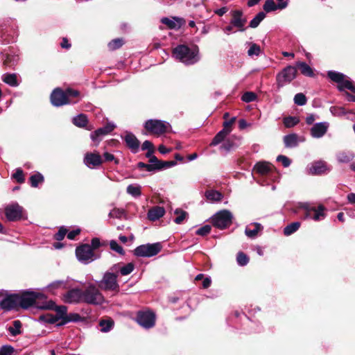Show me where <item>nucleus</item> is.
I'll return each mask as SVG.
<instances>
[{"label": "nucleus", "instance_id": "obj_1", "mask_svg": "<svg viewBox=\"0 0 355 355\" xmlns=\"http://www.w3.org/2000/svg\"><path fill=\"white\" fill-rule=\"evenodd\" d=\"M173 55L187 65L194 64L200 60L199 49L196 45L191 47L184 44L178 45L173 49Z\"/></svg>", "mask_w": 355, "mask_h": 355}, {"label": "nucleus", "instance_id": "obj_2", "mask_svg": "<svg viewBox=\"0 0 355 355\" xmlns=\"http://www.w3.org/2000/svg\"><path fill=\"white\" fill-rule=\"evenodd\" d=\"M79 95L77 90L67 89L62 90L60 88L55 89L51 95V102L53 105L59 107L71 103L70 98L76 97Z\"/></svg>", "mask_w": 355, "mask_h": 355}, {"label": "nucleus", "instance_id": "obj_3", "mask_svg": "<svg viewBox=\"0 0 355 355\" xmlns=\"http://www.w3.org/2000/svg\"><path fill=\"white\" fill-rule=\"evenodd\" d=\"M98 286L105 291L117 293L119 291L117 275L110 269L104 273L102 279L98 282Z\"/></svg>", "mask_w": 355, "mask_h": 355}, {"label": "nucleus", "instance_id": "obj_4", "mask_svg": "<svg viewBox=\"0 0 355 355\" xmlns=\"http://www.w3.org/2000/svg\"><path fill=\"white\" fill-rule=\"evenodd\" d=\"M145 129L150 133L156 136H160L171 130L169 123L157 119H149L144 123Z\"/></svg>", "mask_w": 355, "mask_h": 355}, {"label": "nucleus", "instance_id": "obj_5", "mask_svg": "<svg viewBox=\"0 0 355 355\" xmlns=\"http://www.w3.org/2000/svg\"><path fill=\"white\" fill-rule=\"evenodd\" d=\"M232 219V214L229 210L224 209L218 211L213 216L211 223L214 227L223 230L231 225Z\"/></svg>", "mask_w": 355, "mask_h": 355}, {"label": "nucleus", "instance_id": "obj_6", "mask_svg": "<svg viewBox=\"0 0 355 355\" xmlns=\"http://www.w3.org/2000/svg\"><path fill=\"white\" fill-rule=\"evenodd\" d=\"M104 301L103 295L94 285H89L83 291V302L90 304H102Z\"/></svg>", "mask_w": 355, "mask_h": 355}, {"label": "nucleus", "instance_id": "obj_7", "mask_svg": "<svg viewBox=\"0 0 355 355\" xmlns=\"http://www.w3.org/2000/svg\"><path fill=\"white\" fill-rule=\"evenodd\" d=\"M327 75L332 81L338 83V87L340 90L347 89L355 93V87L353 85L352 81H350L343 73L334 71H329Z\"/></svg>", "mask_w": 355, "mask_h": 355}, {"label": "nucleus", "instance_id": "obj_8", "mask_svg": "<svg viewBox=\"0 0 355 355\" xmlns=\"http://www.w3.org/2000/svg\"><path fill=\"white\" fill-rule=\"evenodd\" d=\"M159 243L141 245L135 249V254L137 257H150L157 254L161 250Z\"/></svg>", "mask_w": 355, "mask_h": 355}, {"label": "nucleus", "instance_id": "obj_9", "mask_svg": "<svg viewBox=\"0 0 355 355\" xmlns=\"http://www.w3.org/2000/svg\"><path fill=\"white\" fill-rule=\"evenodd\" d=\"M297 69L295 67L288 66L277 76V83L279 87H283L295 78Z\"/></svg>", "mask_w": 355, "mask_h": 355}, {"label": "nucleus", "instance_id": "obj_10", "mask_svg": "<svg viewBox=\"0 0 355 355\" xmlns=\"http://www.w3.org/2000/svg\"><path fill=\"white\" fill-rule=\"evenodd\" d=\"M76 254L78 261L84 263H88L96 259L91 246L87 244L78 247L76 250Z\"/></svg>", "mask_w": 355, "mask_h": 355}, {"label": "nucleus", "instance_id": "obj_11", "mask_svg": "<svg viewBox=\"0 0 355 355\" xmlns=\"http://www.w3.org/2000/svg\"><path fill=\"white\" fill-rule=\"evenodd\" d=\"M137 322L145 329H150L155 324V315L150 311H139Z\"/></svg>", "mask_w": 355, "mask_h": 355}, {"label": "nucleus", "instance_id": "obj_12", "mask_svg": "<svg viewBox=\"0 0 355 355\" xmlns=\"http://www.w3.org/2000/svg\"><path fill=\"white\" fill-rule=\"evenodd\" d=\"M4 298L0 302V307L4 311H8L15 309L19 306V295L3 292Z\"/></svg>", "mask_w": 355, "mask_h": 355}, {"label": "nucleus", "instance_id": "obj_13", "mask_svg": "<svg viewBox=\"0 0 355 355\" xmlns=\"http://www.w3.org/2000/svg\"><path fill=\"white\" fill-rule=\"evenodd\" d=\"M303 207L306 210L304 216L305 219H313L315 221H319L325 218L324 207L322 205L316 208L314 207H309L307 205H305Z\"/></svg>", "mask_w": 355, "mask_h": 355}, {"label": "nucleus", "instance_id": "obj_14", "mask_svg": "<svg viewBox=\"0 0 355 355\" xmlns=\"http://www.w3.org/2000/svg\"><path fill=\"white\" fill-rule=\"evenodd\" d=\"M38 297L39 293L33 291H26L21 295H19V306L28 309L35 304Z\"/></svg>", "mask_w": 355, "mask_h": 355}, {"label": "nucleus", "instance_id": "obj_15", "mask_svg": "<svg viewBox=\"0 0 355 355\" xmlns=\"http://www.w3.org/2000/svg\"><path fill=\"white\" fill-rule=\"evenodd\" d=\"M23 208L18 204H11L5 208V214L8 220L14 221L21 218Z\"/></svg>", "mask_w": 355, "mask_h": 355}, {"label": "nucleus", "instance_id": "obj_16", "mask_svg": "<svg viewBox=\"0 0 355 355\" xmlns=\"http://www.w3.org/2000/svg\"><path fill=\"white\" fill-rule=\"evenodd\" d=\"M103 162L101 155L98 153H88L84 157L85 164L89 168L99 166Z\"/></svg>", "mask_w": 355, "mask_h": 355}, {"label": "nucleus", "instance_id": "obj_17", "mask_svg": "<svg viewBox=\"0 0 355 355\" xmlns=\"http://www.w3.org/2000/svg\"><path fill=\"white\" fill-rule=\"evenodd\" d=\"M115 128V125L112 123H108L105 126L98 128L91 134V139L93 141H96L97 144L101 141V137L106 135L111 132Z\"/></svg>", "mask_w": 355, "mask_h": 355}, {"label": "nucleus", "instance_id": "obj_18", "mask_svg": "<svg viewBox=\"0 0 355 355\" xmlns=\"http://www.w3.org/2000/svg\"><path fill=\"white\" fill-rule=\"evenodd\" d=\"M232 19L230 24L238 28L240 31H243L244 26L246 23V19L243 17V12L241 10H234L232 12Z\"/></svg>", "mask_w": 355, "mask_h": 355}, {"label": "nucleus", "instance_id": "obj_19", "mask_svg": "<svg viewBox=\"0 0 355 355\" xmlns=\"http://www.w3.org/2000/svg\"><path fill=\"white\" fill-rule=\"evenodd\" d=\"M64 300L67 303L83 302V291L80 289H72L64 295Z\"/></svg>", "mask_w": 355, "mask_h": 355}, {"label": "nucleus", "instance_id": "obj_20", "mask_svg": "<svg viewBox=\"0 0 355 355\" xmlns=\"http://www.w3.org/2000/svg\"><path fill=\"white\" fill-rule=\"evenodd\" d=\"M308 173L311 175H321L329 171L327 164L323 161L312 163L308 168Z\"/></svg>", "mask_w": 355, "mask_h": 355}, {"label": "nucleus", "instance_id": "obj_21", "mask_svg": "<svg viewBox=\"0 0 355 355\" xmlns=\"http://www.w3.org/2000/svg\"><path fill=\"white\" fill-rule=\"evenodd\" d=\"M161 22L166 25L170 29L178 30L184 25L185 21L183 18L173 17L171 18L163 17L161 19Z\"/></svg>", "mask_w": 355, "mask_h": 355}, {"label": "nucleus", "instance_id": "obj_22", "mask_svg": "<svg viewBox=\"0 0 355 355\" xmlns=\"http://www.w3.org/2000/svg\"><path fill=\"white\" fill-rule=\"evenodd\" d=\"M329 128V123H317L311 128V135L313 138H320L325 135Z\"/></svg>", "mask_w": 355, "mask_h": 355}, {"label": "nucleus", "instance_id": "obj_23", "mask_svg": "<svg viewBox=\"0 0 355 355\" xmlns=\"http://www.w3.org/2000/svg\"><path fill=\"white\" fill-rule=\"evenodd\" d=\"M135 268V266L132 263H128L124 266L121 263H116L113 265L110 268V270L114 272L116 275L120 272L121 275L125 276L130 274Z\"/></svg>", "mask_w": 355, "mask_h": 355}, {"label": "nucleus", "instance_id": "obj_24", "mask_svg": "<svg viewBox=\"0 0 355 355\" xmlns=\"http://www.w3.org/2000/svg\"><path fill=\"white\" fill-rule=\"evenodd\" d=\"M124 140L128 148L133 153H137L139 148V141L131 132H126L124 137Z\"/></svg>", "mask_w": 355, "mask_h": 355}, {"label": "nucleus", "instance_id": "obj_25", "mask_svg": "<svg viewBox=\"0 0 355 355\" xmlns=\"http://www.w3.org/2000/svg\"><path fill=\"white\" fill-rule=\"evenodd\" d=\"M165 214V209L160 206H155L149 209L148 212V218L150 220L155 221L162 218Z\"/></svg>", "mask_w": 355, "mask_h": 355}, {"label": "nucleus", "instance_id": "obj_26", "mask_svg": "<svg viewBox=\"0 0 355 355\" xmlns=\"http://www.w3.org/2000/svg\"><path fill=\"white\" fill-rule=\"evenodd\" d=\"M240 140L241 139L239 137L232 136L223 144L220 148L226 151H230L233 148L240 145Z\"/></svg>", "mask_w": 355, "mask_h": 355}, {"label": "nucleus", "instance_id": "obj_27", "mask_svg": "<svg viewBox=\"0 0 355 355\" xmlns=\"http://www.w3.org/2000/svg\"><path fill=\"white\" fill-rule=\"evenodd\" d=\"M263 229L260 223H253L245 228V233L249 238H254L258 233Z\"/></svg>", "mask_w": 355, "mask_h": 355}, {"label": "nucleus", "instance_id": "obj_28", "mask_svg": "<svg viewBox=\"0 0 355 355\" xmlns=\"http://www.w3.org/2000/svg\"><path fill=\"white\" fill-rule=\"evenodd\" d=\"M272 166L266 162H260L255 164L254 170L261 175L267 174L270 171Z\"/></svg>", "mask_w": 355, "mask_h": 355}, {"label": "nucleus", "instance_id": "obj_29", "mask_svg": "<svg viewBox=\"0 0 355 355\" xmlns=\"http://www.w3.org/2000/svg\"><path fill=\"white\" fill-rule=\"evenodd\" d=\"M205 197L211 202H219L222 200L221 193L215 190H209L205 192Z\"/></svg>", "mask_w": 355, "mask_h": 355}, {"label": "nucleus", "instance_id": "obj_30", "mask_svg": "<svg viewBox=\"0 0 355 355\" xmlns=\"http://www.w3.org/2000/svg\"><path fill=\"white\" fill-rule=\"evenodd\" d=\"M284 142L286 148H293L297 146L298 139L295 134H290L284 136Z\"/></svg>", "mask_w": 355, "mask_h": 355}, {"label": "nucleus", "instance_id": "obj_31", "mask_svg": "<svg viewBox=\"0 0 355 355\" xmlns=\"http://www.w3.org/2000/svg\"><path fill=\"white\" fill-rule=\"evenodd\" d=\"M231 132L230 129L227 128H223L221 130L218 134L214 137L213 139L211 145V146H216L218 144H220L222 141L224 140V139L226 137V136Z\"/></svg>", "mask_w": 355, "mask_h": 355}, {"label": "nucleus", "instance_id": "obj_32", "mask_svg": "<svg viewBox=\"0 0 355 355\" xmlns=\"http://www.w3.org/2000/svg\"><path fill=\"white\" fill-rule=\"evenodd\" d=\"M297 66L300 68V71L303 75L309 77H313L314 76L312 68L306 63L300 62L297 63Z\"/></svg>", "mask_w": 355, "mask_h": 355}, {"label": "nucleus", "instance_id": "obj_33", "mask_svg": "<svg viewBox=\"0 0 355 355\" xmlns=\"http://www.w3.org/2000/svg\"><path fill=\"white\" fill-rule=\"evenodd\" d=\"M354 157L352 152H340L337 154V159L340 163H348Z\"/></svg>", "mask_w": 355, "mask_h": 355}, {"label": "nucleus", "instance_id": "obj_34", "mask_svg": "<svg viewBox=\"0 0 355 355\" xmlns=\"http://www.w3.org/2000/svg\"><path fill=\"white\" fill-rule=\"evenodd\" d=\"M141 187L139 184H132L128 186L126 191L129 195L137 198L141 194Z\"/></svg>", "mask_w": 355, "mask_h": 355}, {"label": "nucleus", "instance_id": "obj_35", "mask_svg": "<svg viewBox=\"0 0 355 355\" xmlns=\"http://www.w3.org/2000/svg\"><path fill=\"white\" fill-rule=\"evenodd\" d=\"M73 123L78 127H85L87 123V118L85 114H80L73 118Z\"/></svg>", "mask_w": 355, "mask_h": 355}, {"label": "nucleus", "instance_id": "obj_36", "mask_svg": "<svg viewBox=\"0 0 355 355\" xmlns=\"http://www.w3.org/2000/svg\"><path fill=\"white\" fill-rule=\"evenodd\" d=\"M3 80L8 85L12 87L18 85L17 76L14 73H6L3 76Z\"/></svg>", "mask_w": 355, "mask_h": 355}, {"label": "nucleus", "instance_id": "obj_37", "mask_svg": "<svg viewBox=\"0 0 355 355\" xmlns=\"http://www.w3.org/2000/svg\"><path fill=\"white\" fill-rule=\"evenodd\" d=\"M99 326L101 327V331L108 332L112 329L114 326V322L112 319L102 320L99 322Z\"/></svg>", "mask_w": 355, "mask_h": 355}, {"label": "nucleus", "instance_id": "obj_38", "mask_svg": "<svg viewBox=\"0 0 355 355\" xmlns=\"http://www.w3.org/2000/svg\"><path fill=\"white\" fill-rule=\"evenodd\" d=\"M300 226V223L299 222H294L288 225H287L284 230V233L286 236H289L296 232Z\"/></svg>", "mask_w": 355, "mask_h": 355}, {"label": "nucleus", "instance_id": "obj_39", "mask_svg": "<svg viewBox=\"0 0 355 355\" xmlns=\"http://www.w3.org/2000/svg\"><path fill=\"white\" fill-rule=\"evenodd\" d=\"M266 17V14L263 12H259L250 22L251 28L257 27L261 21Z\"/></svg>", "mask_w": 355, "mask_h": 355}, {"label": "nucleus", "instance_id": "obj_40", "mask_svg": "<svg viewBox=\"0 0 355 355\" xmlns=\"http://www.w3.org/2000/svg\"><path fill=\"white\" fill-rule=\"evenodd\" d=\"M249 49L248 50V55L250 57L256 55L258 56L261 53L260 46L255 43H249Z\"/></svg>", "mask_w": 355, "mask_h": 355}, {"label": "nucleus", "instance_id": "obj_41", "mask_svg": "<svg viewBox=\"0 0 355 355\" xmlns=\"http://www.w3.org/2000/svg\"><path fill=\"white\" fill-rule=\"evenodd\" d=\"M21 322L19 320H15L12 326L8 328V331L12 336H16L21 333Z\"/></svg>", "mask_w": 355, "mask_h": 355}, {"label": "nucleus", "instance_id": "obj_42", "mask_svg": "<svg viewBox=\"0 0 355 355\" xmlns=\"http://www.w3.org/2000/svg\"><path fill=\"white\" fill-rule=\"evenodd\" d=\"M263 9L266 12H270L279 9V4H276L273 0H266L263 5Z\"/></svg>", "mask_w": 355, "mask_h": 355}, {"label": "nucleus", "instance_id": "obj_43", "mask_svg": "<svg viewBox=\"0 0 355 355\" xmlns=\"http://www.w3.org/2000/svg\"><path fill=\"white\" fill-rule=\"evenodd\" d=\"M43 180H44V177L40 173H37V174L33 175L30 178L31 186L33 187H37V185L40 183L42 182Z\"/></svg>", "mask_w": 355, "mask_h": 355}, {"label": "nucleus", "instance_id": "obj_44", "mask_svg": "<svg viewBox=\"0 0 355 355\" xmlns=\"http://www.w3.org/2000/svg\"><path fill=\"white\" fill-rule=\"evenodd\" d=\"M123 44V40L120 38H116L109 42L108 48L110 50L114 51L120 48Z\"/></svg>", "mask_w": 355, "mask_h": 355}, {"label": "nucleus", "instance_id": "obj_45", "mask_svg": "<svg viewBox=\"0 0 355 355\" xmlns=\"http://www.w3.org/2000/svg\"><path fill=\"white\" fill-rule=\"evenodd\" d=\"M306 98L302 93H298L294 96V103L297 105H304L306 103Z\"/></svg>", "mask_w": 355, "mask_h": 355}, {"label": "nucleus", "instance_id": "obj_46", "mask_svg": "<svg viewBox=\"0 0 355 355\" xmlns=\"http://www.w3.org/2000/svg\"><path fill=\"white\" fill-rule=\"evenodd\" d=\"M125 216V211L122 209L114 208L109 213L110 218H122Z\"/></svg>", "mask_w": 355, "mask_h": 355}, {"label": "nucleus", "instance_id": "obj_47", "mask_svg": "<svg viewBox=\"0 0 355 355\" xmlns=\"http://www.w3.org/2000/svg\"><path fill=\"white\" fill-rule=\"evenodd\" d=\"M175 214L177 215V217L174 219V222L177 224L182 223L187 215L186 211L179 209H176Z\"/></svg>", "mask_w": 355, "mask_h": 355}, {"label": "nucleus", "instance_id": "obj_48", "mask_svg": "<svg viewBox=\"0 0 355 355\" xmlns=\"http://www.w3.org/2000/svg\"><path fill=\"white\" fill-rule=\"evenodd\" d=\"M237 263L241 266L247 265L249 261V259L246 254L243 252H239L236 257Z\"/></svg>", "mask_w": 355, "mask_h": 355}, {"label": "nucleus", "instance_id": "obj_49", "mask_svg": "<svg viewBox=\"0 0 355 355\" xmlns=\"http://www.w3.org/2000/svg\"><path fill=\"white\" fill-rule=\"evenodd\" d=\"M299 120L297 117L289 116L284 119V124L286 128H291L297 124Z\"/></svg>", "mask_w": 355, "mask_h": 355}, {"label": "nucleus", "instance_id": "obj_50", "mask_svg": "<svg viewBox=\"0 0 355 355\" xmlns=\"http://www.w3.org/2000/svg\"><path fill=\"white\" fill-rule=\"evenodd\" d=\"M150 164L152 166V170L153 169H162V161L158 160V159L155 156H152L150 159H149Z\"/></svg>", "mask_w": 355, "mask_h": 355}, {"label": "nucleus", "instance_id": "obj_51", "mask_svg": "<svg viewBox=\"0 0 355 355\" xmlns=\"http://www.w3.org/2000/svg\"><path fill=\"white\" fill-rule=\"evenodd\" d=\"M257 98V95L252 92H247L242 96V100L244 102L250 103L254 101Z\"/></svg>", "mask_w": 355, "mask_h": 355}, {"label": "nucleus", "instance_id": "obj_52", "mask_svg": "<svg viewBox=\"0 0 355 355\" xmlns=\"http://www.w3.org/2000/svg\"><path fill=\"white\" fill-rule=\"evenodd\" d=\"M211 229V227L209 225H206L197 230L196 234L200 236H205L210 232Z\"/></svg>", "mask_w": 355, "mask_h": 355}, {"label": "nucleus", "instance_id": "obj_53", "mask_svg": "<svg viewBox=\"0 0 355 355\" xmlns=\"http://www.w3.org/2000/svg\"><path fill=\"white\" fill-rule=\"evenodd\" d=\"M68 232V230L64 227H61L58 232L55 235V239L58 241H62L67 233Z\"/></svg>", "mask_w": 355, "mask_h": 355}, {"label": "nucleus", "instance_id": "obj_54", "mask_svg": "<svg viewBox=\"0 0 355 355\" xmlns=\"http://www.w3.org/2000/svg\"><path fill=\"white\" fill-rule=\"evenodd\" d=\"M14 348L10 345H4L0 349V355H12Z\"/></svg>", "mask_w": 355, "mask_h": 355}, {"label": "nucleus", "instance_id": "obj_55", "mask_svg": "<svg viewBox=\"0 0 355 355\" xmlns=\"http://www.w3.org/2000/svg\"><path fill=\"white\" fill-rule=\"evenodd\" d=\"M110 248L112 250H114L121 254H123V250L122 247L116 241H112L110 243Z\"/></svg>", "mask_w": 355, "mask_h": 355}, {"label": "nucleus", "instance_id": "obj_56", "mask_svg": "<svg viewBox=\"0 0 355 355\" xmlns=\"http://www.w3.org/2000/svg\"><path fill=\"white\" fill-rule=\"evenodd\" d=\"M12 177L19 183L24 181L23 171L20 168H17L15 173L12 175Z\"/></svg>", "mask_w": 355, "mask_h": 355}, {"label": "nucleus", "instance_id": "obj_57", "mask_svg": "<svg viewBox=\"0 0 355 355\" xmlns=\"http://www.w3.org/2000/svg\"><path fill=\"white\" fill-rule=\"evenodd\" d=\"M40 319L46 321L49 323H55V322L58 321L59 318L58 317V315L53 316V315L47 314V315L41 316Z\"/></svg>", "mask_w": 355, "mask_h": 355}, {"label": "nucleus", "instance_id": "obj_58", "mask_svg": "<svg viewBox=\"0 0 355 355\" xmlns=\"http://www.w3.org/2000/svg\"><path fill=\"white\" fill-rule=\"evenodd\" d=\"M277 161L281 162L284 167L289 166L291 163V160L284 155H279L277 157Z\"/></svg>", "mask_w": 355, "mask_h": 355}, {"label": "nucleus", "instance_id": "obj_59", "mask_svg": "<svg viewBox=\"0 0 355 355\" xmlns=\"http://www.w3.org/2000/svg\"><path fill=\"white\" fill-rule=\"evenodd\" d=\"M57 315L59 318H64L65 315L67 314V307L64 306H58L56 309Z\"/></svg>", "mask_w": 355, "mask_h": 355}, {"label": "nucleus", "instance_id": "obj_60", "mask_svg": "<svg viewBox=\"0 0 355 355\" xmlns=\"http://www.w3.org/2000/svg\"><path fill=\"white\" fill-rule=\"evenodd\" d=\"M103 157L105 162L114 161L116 164H119V161L116 159H115L114 156L112 154L106 152L103 154Z\"/></svg>", "mask_w": 355, "mask_h": 355}, {"label": "nucleus", "instance_id": "obj_61", "mask_svg": "<svg viewBox=\"0 0 355 355\" xmlns=\"http://www.w3.org/2000/svg\"><path fill=\"white\" fill-rule=\"evenodd\" d=\"M80 233V229L76 228V229L73 230L72 231H70L69 232L67 233V238L70 240H73Z\"/></svg>", "mask_w": 355, "mask_h": 355}, {"label": "nucleus", "instance_id": "obj_62", "mask_svg": "<svg viewBox=\"0 0 355 355\" xmlns=\"http://www.w3.org/2000/svg\"><path fill=\"white\" fill-rule=\"evenodd\" d=\"M141 149L143 150H152L153 149V144L150 141H145L142 146H141Z\"/></svg>", "mask_w": 355, "mask_h": 355}, {"label": "nucleus", "instance_id": "obj_63", "mask_svg": "<svg viewBox=\"0 0 355 355\" xmlns=\"http://www.w3.org/2000/svg\"><path fill=\"white\" fill-rule=\"evenodd\" d=\"M101 245L100 240L98 238H94L92 240V249H96L98 248Z\"/></svg>", "mask_w": 355, "mask_h": 355}, {"label": "nucleus", "instance_id": "obj_64", "mask_svg": "<svg viewBox=\"0 0 355 355\" xmlns=\"http://www.w3.org/2000/svg\"><path fill=\"white\" fill-rule=\"evenodd\" d=\"M347 199L349 203L355 204V193H350L347 196Z\"/></svg>", "mask_w": 355, "mask_h": 355}]
</instances>
